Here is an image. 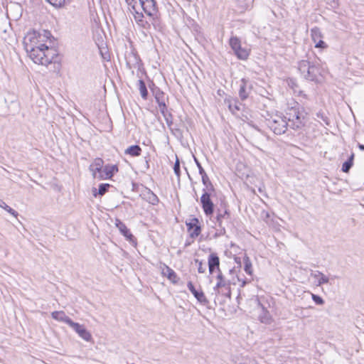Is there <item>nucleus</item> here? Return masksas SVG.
I'll return each mask as SVG.
<instances>
[{
	"label": "nucleus",
	"mask_w": 364,
	"mask_h": 364,
	"mask_svg": "<svg viewBox=\"0 0 364 364\" xmlns=\"http://www.w3.org/2000/svg\"><path fill=\"white\" fill-rule=\"evenodd\" d=\"M194 161L198 168V173L199 174L203 176L204 175H206V172L205 171L204 168H203L201 164L199 162V161L198 160V159L196 157H194Z\"/></svg>",
	"instance_id": "obj_42"
},
{
	"label": "nucleus",
	"mask_w": 364,
	"mask_h": 364,
	"mask_svg": "<svg viewBox=\"0 0 364 364\" xmlns=\"http://www.w3.org/2000/svg\"><path fill=\"white\" fill-rule=\"evenodd\" d=\"M329 282V278L323 274V273L320 272V286L322 284H326Z\"/></svg>",
	"instance_id": "obj_45"
},
{
	"label": "nucleus",
	"mask_w": 364,
	"mask_h": 364,
	"mask_svg": "<svg viewBox=\"0 0 364 364\" xmlns=\"http://www.w3.org/2000/svg\"><path fill=\"white\" fill-rule=\"evenodd\" d=\"M167 126L171 128V125L173 124V114L171 113H168V114H166L165 117H164Z\"/></svg>",
	"instance_id": "obj_43"
},
{
	"label": "nucleus",
	"mask_w": 364,
	"mask_h": 364,
	"mask_svg": "<svg viewBox=\"0 0 364 364\" xmlns=\"http://www.w3.org/2000/svg\"><path fill=\"white\" fill-rule=\"evenodd\" d=\"M326 73L327 74L328 71L326 72L323 68V64L320 63V73H319L320 77L326 78Z\"/></svg>",
	"instance_id": "obj_50"
},
{
	"label": "nucleus",
	"mask_w": 364,
	"mask_h": 364,
	"mask_svg": "<svg viewBox=\"0 0 364 364\" xmlns=\"http://www.w3.org/2000/svg\"><path fill=\"white\" fill-rule=\"evenodd\" d=\"M187 230L191 237H198L201 232V227L199 220L197 218H193L186 223Z\"/></svg>",
	"instance_id": "obj_14"
},
{
	"label": "nucleus",
	"mask_w": 364,
	"mask_h": 364,
	"mask_svg": "<svg viewBox=\"0 0 364 364\" xmlns=\"http://www.w3.org/2000/svg\"><path fill=\"white\" fill-rule=\"evenodd\" d=\"M104 167V161L101 158H96L90 165L89 170L92 172L93 178H97L98 173Z\"/></svg>",
	"instance_id": "obj_21"
},
{
	"label": "nucleus",
	"mask_w": 364,
	"mask_h": 364,
	"mask_svg": "<svg viewBox=\"0 0 364 364\" xmlns=\"http://www.w3.org/2000/svg\"><path fill=\"white\" fill-rule=\"evenodd\" d=\"M119 168L117 165L106 164L102 168V171L98 173L97 178L99 180L110 179L112 177L118 172Z\"/></svg>",
	"instance_id": "obj_15"
},
{
	"label": "nucleus",
	"mask_w": 364,
	"mask_h": 364,
	"mask_svg": "<svg viewBox=\"0 0 364 364\" xmlns=\"http://www.w3.org/2000/svg\"><path fill=\"white\" fill-rule=\"evenodd\" d=\"M125 2L127 5L128 11L132 14L139 9L136 0H125Z\"/></svg>",
	"instance_id": "obj_33"
},
{
	"label": "nucleus",
	"mask_w": 364,
	"mask_h": 364,
	"mask_svg": "<svg viewBox=\"0 0 364 364\" xmlns=\"http://www.w3.org/2000/svg\"><path fill=\"white\" fill-rule=\"evenodd\" d=\"M322 37L323 36L320 33V51H322L328 47V45L323 40H321Z\"/></svg>",
	"instance_id": "obj_49"
},
{
	"label": "nucleus",
	"mask_w": 364,
	"mask_h": 364,
	"mask_svg": "<svg viewBox=\"0 0 364 364\" xmlns=\"http://www.w3.org/2000/svg\"><path fill=\"white\" fill-rule=\"evenodd\" d=\"M173 171L176 176L179 178L181 176V167H180V161L178 157H176V160L173 165Z\"/></svg>",
	"instance_id": "obj_41"
},
{
	"label": "nucleus",
	"mask_w": 364,
	"mask_h": 364,
	"mask_svg": "<svg viewBox=\"0 0 364 364\" xmlns=\"http://www.w3.org/2000/svg\"><path fill=\"white\" fill-rule=\"evenodd\" d=\"M324 128H325V129H326V133H327V131H329V130H330L328 128H327V127H324Z\"/></svg>",
	"instance_id": "obj_58"
},
{
	"label": "nucleus",
	"mask_w": 364,
	"mask_h": 364,
	"mask_svg": "<svg viewBox=\"0 0 364 364\" xmlns=\"http://www.w3.org/2000/svg\"><path fill=\"white\" fill-rule=\"evenodd\" d=\"M217 279L218 282L216 283L215 286L213 288V290L215 292V294H222L228 297H230L231 293L229 285L226 283L221 270H219V272H218Z\"/></svg>",
	"instance_id": "obj_9"
},
{
	"label": "nucleus",
	"mask_w": 364,
	"mask_h": 364,
	"mask_svg": "<svg viewBox=\"0 0 364 364\" xmlns=\"http://www.w3.org/2000/svg\"><path fill=\"white\" fill-rule=\"evenodd\" d=\"M338 6V0H320V8L325 6L326 9H336Z\"/></svg>",
	"instance_id": "obj_32"
},
{
	"label": "nucleus",
	"mask_w": 364,
	"mask_h": 364,
	"mask_svg": "<svg viewBox=\"0 0 364 364\" xmlns=\"http://www.w3.org/2000/svg\"><path fill=\"white\" fill-rule=\"evenodd\" d=\"M220 201L219 206L216 207V216L215 220L218 226L225 230V227L223 226V222L229 223L230 220V211L229 205L225 200V197L220 193L218 196Z\"/></svg>",
	"instance_id": "obj_1"
},
{
	"label": "nucleus",
	"mask_w": 364,
	"mask_h": 364,
	"mask_svg": "<svg viewBox=\"0 0 364 364\" xmlns=\"http://www.w3.org/2000/svg\"><path fill=\"white\" fill-rule=\"evenodd\" d=\"M233 272H235V269L234 268L230 269V274H232Z\"/></svg>",
	"instance_id": "obj_56"
},
{
	"label": "nucleus",
	"mask_w": 364,
	"mask_h": 364,
	"mask_svg": "<svg viewBox=\"0 0 364 364\" xmlns=\"http://www.w3.org/2000/svg\"><path fill=\"white\" fill-rule=\"evenodd\" d=\"M208 269L210 274H213L215 270L219 272L220 269V258L215 252H212L208 260Z\"/></svg>",
	"instance_id": "obj_20"
},
{
	"label": "nucleus",
	"mask_w": 364,
	"mask_h": 364,
	"mask_svg": "<svg viewBox=\"0 0 364 364\" xmlns=\"http://www.w3.org/2000/svg\"><path fill=\"white\" fill-rule=\"evenodd\" d=\"M193 191H194V193H195V196L197 197V193H196V191L195 190V188H193Z\"/></svg>",
	"instance_id": "obj_57"
},
{
	"label": "nucleus",
	"mask_w": 364,
	"mask_h": 364,
	"mask_svg": "<svg viewBox=\"0 0 364 364\" xmlns=\"http://www.w3.org/2000/svg\"><path fill=\"white\" fill-rule=\"evenodd\" d=\"M311 38L315 44V48H318V28L316 26L311 28Z\"/></svg>",
	"instance_id": "obj_37"
},
{
	"label": "nucleus",
	"mask_w": 364,
	"mask_h": 364,
	"mask_svg": "<svg viewBox=\"0 0 364 364\" xmlns=\"http://www.w3.org/2000/svg\"><path fill=\"white\" fill-rule=\"evenodd\" d=\"M136 24L139 28H142L145 31H149L151 28V23L146 19H142Z\"/></svg>",
	"instance_id": "obj_38"
},
{
	"label": "nucleus",
	"mask_w": 364,
	"mask_h": 364,
	"mask_svg": "<svg viewBox=\"0 0 364 364\" xmlns=\"http://www.w3.org/2000/svg\"><path fill=\"white\" fill-rule=\"evenodd\" d=\"M0 207L4 209L6 211H7L9 213H10L11 215H13L15 218H17L18 215V213L17 211H16L14 209L11 208L10 206H9L2 199L0 198Z\"/></svg>",
	"instance_id": "obj_36"
},
{
	"label": "nucleus",
	"mask_w": 364,
	"mask_h": 364,
	"mask_svg": "<svg viewBox=\"0 0 364 364\" xmlns=\"http://www.w3.org/2000/svg\"><path fill=\"white\" fill-rule=\"evenodd\" d=\"M243 262H244L245 272L247 274L252 275V263H251L250 258L248 257H247L246 255H245L243 257Z\"/></svg>",
	"instance_id": "obj_34"
},
{
	"label": "nucleus",
	"mask_w": 364,
	"mask_h": 364,
	"mask_svg": "<svg viewBox=\"0 0 364 364\" xmlns=\"http://www.w3.org/2000/svg\"><path fill=\"white\" fill-rule=\"evenodd\" d=\"M144 160H145V164H144L145 170L147 171L150 168V166H149V160H150L149 154H147V155L146 156H144Z\"/></svg>",
	"instance_id": "obj_48"
},
{
	"label": "nucleus",
	"mask_w": 364,
	"mask_h": 364,
	"mask_svg": "<svg viewBox=\"0 0 364 364\" xmlns=\"http://www.w3.org/2000/svg\"><path fill=\"white\" fill-rule=\"evenodd\" d=\"M323 303H324L323 299L321 297H320V305H322Z\"/></svg>",
	"instance_id": "obj_54"
},
{
	"label": "nucleus",
	"mask_w": 364,
	"mask_h": 364,
	"mask_svg": "<svg viewBox=\"0 0 364 364\" xmlns=\"http://www.w3.org/2000/svg\"><path fill=\"white\" fill-rule=\"evenodd\" d=\"M127 255H128L127 252H126V251L123 252V255L124 256H127Z\"/></svg>",
	"instance_id": "obj_55"
},
{
	"label": "nucleus",
	"mask_w": 364,
	"mask_h": 364,
	"mask_svg": "<svg viewBox=\"0 0 364 364\" xmlns=\"http://www.w3.org/2000/svg\"><path fill=\"white\" fill-rule=\"evenodd\" d=\"M252 88V84L248 79H241L239 89V97L241 100L244 101L248 98Z\"/></svg>",
	"instance_id": "obj_17"
},
{
	"label": "nucleus",
	"mask_w": 364,
	"mask_h": 364,
	"mask_svg": "<svg viewBox=\"0 0 364 364\" xmlns=\"http://www.w3.org/2000/svg\"><path fill=\"white\" fill-rule=\"evenodd\" d=\"M201 181L204 186L203 188V193H217L215 188L207 174L201 176Z\"/></svg>",
	"instance_id": "obj_22"
},
{
	"label": "nucleus",
	"mask_w": 364,
	"mask_h": 364,
	"mask_svg": "<svg viewBox=\"0 0 364 364\" xmlns=\"http://www.w3.org/2000/svg\"><path fill=\"white\" fill-rule=\"evenodd\" d=\"M312 299L316 304H318V294H312Z\"/></svg>",
	"instance_id": "obj_51"
},
{
	"label": "nucleus",
	"mask_w": 364,
	"mask_h": 364,
	"mask_svg": "<svg viewBox=\"0 0 364 364\" xmlns=\"http://www.w3.org/2000/svg\"><path fill=\"white\" fill-rule=\"evenodd\" d=\"M247 283V280H244V281L242 282V284L241 287H245V285Z\"/></svg>",
	"instance_id": "obj_53"
},
{
	"label": "nucleus",
	"mask_w": 364,
	"mask_h": 364,
	"mask_svg": "<svg viewBox=\"0 0 364 364\" xmlns=\"http://www.w3.org/2000/svg\"><path fill=\"white\" fill-rule=\"evenodd\" d=\"M159 109H160V112L161 113V114L163 115L164 117H165V116H166V114H168V113H171L167 109L166 104L164 105V106H159Z\"/></svg>",
	"instance_id": "obj_47"
},
{
	"label": "nucleus",
	"mask_w": 364,
	"mask_h": 364,
	"mask_svg": "<svg viewBox=\"0 0 364 364\" xmlns=\"http://www.w3.org/2000/svg\"><path fill=\"white\" fill-rule=\"evenodd\" d=\"M235 260L237 262H237V257H235Z\"/></svg>",
	"instance_id": "obj_59"
},
{
	"label": "nucleus",
	"mask_w": 364,
	"mask_h": 364,
	"mask_svg": "<svg viewBox=\"0 0 364 364\" xmlns=\"http://www.w3.org/2000/svg\"><path fill=\"white\" fill-rule=\"evenodd\" d=\"M187 287L200 304L205 306L209 304V301L207 299L203 291L202 290H197L192 282L189 281L188 282Z\"/></svg>",
	"instance_id": "obj_16"
},
{
	"label": "nucleus",
	"mask_w": 364,
	"mask_h": 364,
	"mask_svg": "<svg viewBox=\"0 0 364 364\" xmlns=\"http://www.w3.org/2000/svg\"><path fill=\"white\" fill-rule=\"evenodd\" d=\"M297 68L305 79L318 82V67L317 65L311 64L308 60H301L298 63Z\"/></svg>",
	"instance_id": "obj_3"
},
{
	"label": "nucleus",
	"mask_w": 364,
	"mask_h": 364,
	"mask_svg": "<svg viewBox=\"0 0 364 364\" xmlns=\"http://www.w3.org/2000/svg\"><path fill=\"white\" fill-rule=\"evenodd\" d=\"M258 305L261 308L260 313L258 316L259 320L260 321L261 323H270L272 321V316L269 312L262 304H260V302L258 303Z\"/></svg>",
	"instance_id": "obj_23"
},
{
	"label": "nucleus",
	"mask_w": 364,
	"mask_h": 364,
	"mask_svg": "<svg viewBox=\"0 0 364 364\" xmlns=\"http://www.w3.org/2000/svg\"><path fill=\"white\" fill-rule=\"evenodd\" d=\"M320 119H322L324 124L331 128L333 127V120L327 116H325L323 113L320 112Z\"/></svg>",
	"instance_id": "obj_40"
},
{
	"label": "nucleus",
	"mask_w": 364,
	"mask_h": 364,
	"mask_svg": "<svg viewBox=\"0 0 364 364\" xmlns=\"http://www.w3.org/2000/svg\"><path fill=\"white\" fill-rule=\"evenodd\" d=\"M265 124L277 135L284 134L287 129V127L289 126L286 118L277 114L266 119Z\"/></svg>",
	"instance_id": "obj_2"
},
{
	"label": "nucleus",
	"mask_w": 364,
	"mask_h": 364,
	"mask_svg": "<svg viewBox=\"0 0 364 364\" xmlns=\"http://www.w3.org/2000/svg\"><path fill=\"white\" fill-rule=\"evenodd\" d=\"M43 49V65H48L50 63H55L58 62V54L57 50L53 48H49L45 44H42Z\"/></svg>",
	"instance_id": "obj_12"
},
{
	"label": "nucleus",
	"mask_w": 364,
	"mask_h": 364,
	"mask_svg": "<svg viewBox=\"0 0 364 364\" xmlns=\"http://www.w3.org/2000/svg\"><path fill=\"white\" fill-rule=\"evenodd\" d=\"M132 16L134 17V19L136 23L139 22L142 19H145L144 11H141L140 9L137 10L134 14H132Z\"/></svg>",
	"instance_id": "obj_39"
},
{
	"label": "nucleus",
	"mask_w": 364,
	"mask_h": 364,
	"mask_svg": "<svg viewBox=\"0 0 364 364\" xmlns=\"http://www.w3.org/2000/svg\"><path fill=\"white\" fill-rule=\"evenodd\" d=\"M47 2L50 4L52 0H46ZM57 3L55 4H58L60 7L63 6L66 3H70L72 0H55Z\"/></svg>",
	"instance_id": "obj_46"
},
{
	"label": "nucleus",
	"mask_w": 364,
	"mask_h": 364,
	"mask_svg": "<svg viewBox=\"0 0 364 364\" xmlns=\"http://www.w3.org/2000/svg\"><path fill=\"white\" fill-rule=\"evenodd\" d=\"M357 146L358 147V149L360 150V151H364V144H360V143H358L357 144Z\"/></svg>",
	"instance_id": "obj_52"
},
{
	"label": "nucleus",
	"mask_w": 364,
	"mask_h": 364,
	"mask_svg": "<svg viewBox=\"0 0 364 364\" xmlns=\"http://www.w3.org/2000/svg\"><path fill=\"white\" fill-rule=\"evenodd\" d=\"M225 102L228 103L230 111L232 113L240 110V105H242L236 98L225 99Z\"/></svg>",
	"instance_id": "obj_27"
},
{
	"label": "nucleus",
	"mask_w": 364,
	"mask_h": 364,
	"mask_svg": "<svg viewBox=\"0 0 364 364\" xmlns=\"http://www.w3.org/2000/svg\"><path fill=\"white\" fill-rule=\"evenodd\" d=\"M142 149L140 146L137 144L132 145L124 150V154L129 155L132 157L139 156L141 154Z\"/></svg>",
	"instance_id": "obj_26"
},
{
	"label": "nucleus",
	"mask_w": 364,
	"mask_h": 364,
	"mask_svg": "<svg viewBox=\"0 0 364 364\" xmlns=\"http://www.w3.org/2000/svg\"><path fill=\"white\" fill-rule=\"evenodd\" d=\"M149 86L153 95L154 96L158 106L164 107V105L166 104V100H168V97H166V94L159 87L156 86L154 82H151Z\"/></svg>",
	"instance_id": "obj_13"
},
{
	"label": "nucleus",
	"mask_w": 364,
	"mask_h": 364,
	"mask_svg": "<svg viewBox=\"0 0 364 364\" xmlns=\"http://www.w3.org/2000/svg\"><path fill=\"white\" fill-rule=\"evenodd\" d=\"M114 224L122 235L124 236L126 240L129 241L134 247H136L137 244L136 240L132 234L129 229L127 228V225L118 218H116Z\"/></svg>",
	"instance_id": "obj_11"
},
{
	"label": "nucleus",
	"mask_w": 364,
	"mask_h": 364,
	"mask_svg": "<svg viewBox=\"0 0 364 364\" xmlns=\"http://www.w3.org/2000/svg\"><path fill=\"white\" fill-rule=\"evenodd\" d=\"M140 7L144 13L151 18V23L155 27L159 21L158 7L156 0H139Z\"/></svg>",
	"instance_id": "obj_4"
},
{
	"label": "nucleus",
	"mask_w": 364,
	"mask_h": 364,
	"mask_svg": "<svg viewBox=\"0 0 364 364\" xmlns=\"http://www.w3.org/2000/svg\"><path fill=\"white\" fill-rule=\"evenodd\" d=\"M125 59L126 65L129 70L137 68L139 72L146 73L142 61L136 51L132 50L131 52L125 54Z\"/></svg>",
	"instance_id": "obj_7"
},
{
	"label": "nucleus",
	"mask_w": 364,
	"mask_h": 364,
	"mask_svg": "<svg viewBox=\"0 0 364 364\" xmlns=\"http://www.w3.org/2000/svg\"><path fill=\"white\" fill-rule=\"evenodd\" d=\"M140 196L144 200L153 205H157L159 203L158 196L149 188L146 187Z\"/></svg>",
	"instance_id": "obj_19"
},
{
	"label": "nucleus",
	"mask_w": 364,
	"mask_h": 364,
	"mask_svg": "<svg viewBox=\"0 0 364 364\" xmlns=\"http://www.w3.org/2000/svg\"><path fill=\"white\" fill-rule=\"evenodd\" d=\"M26 51L28 53L30 58L36 64L43 65V49L42 44L38 46L31 47L28 49V46L26 47Z\"/></svg>",
	"instance_id": "obj_10"
},
{
	"label": "nucleus",
	"mask_w": 364,
	"mask_h": 364,
	"mask_svg": "<svg viewBox=\"0 0 364 364\" xmlns=\"http://www.w3.org/2000/svg\"><path fill=\"white\" fill-rule=\"evenodd\" d=\"M51 316L53 319L59 321H63L67 323L68 326H70L73 322V320L69 316H68L65 314V313L63 311H55L52 312Z\"/></svg>",
	"instance_id": "obj_24"
},
{
	"label": "nucleus",
	"mask_w": 364,
	"mask_h": 364,
	"mask_svg": "<svg viewBox=\"0 0 364 364\" xmlns=\"http://www.w3.org/2000/svg\"><path fill=\"white\" fill-rule=\"evenodd\" d=\"M229 45L234 51L241 46L240 39L237 36H231L229 40Z\"/></svg>",
	"instance_id": "obj_35"
},
{
	"label": "nucleus",
	"mask_w": 364,
	"mask_h": 364,
	"mask_svg": "<svg viewBox=\"0 0 364 364\" xmlns=\"http://www.w3.org/2000/svg\"><path fill=\"white\" fill-rule=\"evenodd\" d=\"M138 84H139V90L140 95H141V97L144 100H147L149 92H148L146 85L144 81L142 79H139L138 81Z\"/></svg>",
	"instance_id": "obj_31"
},
{
	"label": "nucleus",
	"mask_w": 364,
	"mask_h": 364,
	"mask_svg": "<svg viewBox=\"0 0 364 364\" xmlns=\"http://www.w3.org/2000/svg\"><path fill=\"white\" fill-rule=\"evenodd\" d=\"M286 82L288 87L293 90L294 93H298L299 95L301 92L296 79L294 77H288L286 79Z\"/></svg>",
	"instance_id": "obj_30"
},
{
	"label": "nucleus",
	"mask_w": 364,
	"mask_h": 364,
	"mask_svg": "<svg viewBox=\"0 0 364 364\" xmlns=\"http://www.w3.org/2000/svg\"><path fill=\"white\" fill-rule=\"evenodd\" d=\"M282 117L286 118L287 122H291V124L289 125L293 129H298L302 124L301 114L299 107L296 106L288 108L286 112V116Z\"/></svg>",
	"instance_id": "obj_6"
},
{
	"label": "nucleus",
	"mask_w": 364,
	"mask_h": 364,
	"mask_svg": "<svg viewBox=\"0 0 364 364\" xmlns=\"http://www.w3.org/2000/svg\"><path fill=\"white\" fill-rule=\"evenodd\" d=\"M70 326L85 341H90L92 339L91 333L86 329V328L80 324L79 323L73 321Z\"/></svg>",
	"instance_id": "obj_18"
},
{
	"label": "nucleus",
	"mask_w": 364,
	"mask_h": 364,
	"mask_svg": "<svg viewBox=\"0 0 364 364\" xmlns=\"http://www.w3.org/2000/svg\"><path fill=\"white\" fill-rule=\"evenodd\" d=\"M112 186L109 183H100L99 185L98 189L96 188H92V193L95 198L98 196H103L106 193L109 191V188Z\"/></svg>",
	"instance_id": "obj_25"
},
{
	"label": "nucleus",
	"mask_w": 364,
	"mask_h": 364,
	"mask_svg": "<svg viewBox=\"0 0 364 364\" xmlns=\"http://www.w3.org/2000/svg\"><path fill=\"white\" fill-rule=\"evenodd\" d=\"M233 53L238 59L243 60H247L250 55V51L241 46H239V48L234 50Z\"/></svg>",
	"instance_id": "obj_29"
},
{
	"label": "nucleus",
	"mask_w": 364,
	"mask_h": 364,
	"mask_svg": "<svg viewBox=\"0 0 364 364\" xmlns=\"http://www.w3.org/2000/svg\"><path fill=\"white\" fill-rule=\"evenodd\" d=\"M195 262L198 264V272L201 274L204 273L205 272V267H203V262L195 259Z\"/></svg>",
	"instance_id": "obj_44"
},
{
	"label": "nucleus",
	"mask_w": 364,
	"mask_h": 364,
	"mask_svg": "<svg viewBox=\"0 0 364 364\" xmlns=\"http://www.w3.org/2000/svg\"><path fill=\"white\" fill-rule=\"evenodd\" d=\"M354 153H351V154L348 157L347 160H346L341 167V171L344 173H348L350 168L353 167L354 164Z\"/></svg>",
	"instance_id": "obj_28"
},
{
	"label": "nucleus",
	"mask_w": 364,
	"mask_h": 364,
	"mask_svg": "<svg viewBox=\"0 0 364 364\" xmlns=\"http://www.w3.org/2000/svg\"><path fill=\"white\" fill-rule=\"evenodd\" d=\"M152 264L159 268L161 270L162 276L166 277L173 284H176L178 282L179 277H178L177 274L165 263L162 262L161 261H159L156 264L152 263Z\"/></svg>",
	"instance_id": "obj_8"
},
{
	"label": "nucleus",
	"mask_w": 364,
	"mask_h": 364,
	"mask_svg": "<svg viewBox=\"0 0 364 364\" xmlns=\"http://www.w3.org/2000/svg\"><path fill=\"white\" fill-rule=\"evenodd\" d=\"M219 196L217 193H203L200 198V203L204 214L207 217H212L215 212V204L212 200L213 197Z\"/></svg>",
	"instance_id": "obj_5"
}]
</instances>
